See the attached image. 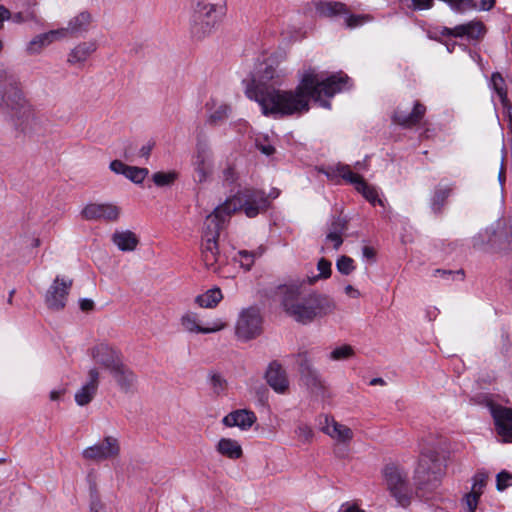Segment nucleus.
Instances as JSON below:
<instances>
[{"label": "nucleus", "instance_id": "nucleus-40", "mask_svg": "<svg viewBox=\"0 0 512 512\" xmlns=\"http://www.w3.org/2000/svg\"><path fill=\"white\" fill-rule=\"evenodd\" d=\"M337 270L343 275L351 274L355 269L356 265L354 260L348 256H341L336 262Z\"/></svg>", "mask_w": 512, "mask_h": 512}, {"label": "nucleus", "instance_id": "nucleus-33", "mask_svg": "<svg viewBox=\"0 0 512 512\" xmlns=\"http://www.w3.org/2000/svg\"><path fill=\"white\" fill-rule=\"evenodd\" d=\"M345 230V222L339 220L332 224L331 231L326 236V244L331 243L334 249H338L342 243V233Z\"/></svg>", "mask_w": 512, "mask_h": 512}, {"label": "nucleus", "instance_id": "nucleus-37", "mask_svg": "<svg viewBox=\"0 0 512 512\" xmlns=\"http://www.w3.org/2000/svg\"><path fill=\"white\" fill-rule=\"evenodd\" d=\"M488 475L484 472H478L476 473L472 478V487L471 491L472 493L478 495L481 497V495L484 492V489L487 485Z\"/></svg>", "mask_w": 512, "mask_h": 512}, {"label": "nucleus", "instance_id": "nucleus-29", "mask_svg": "<svg viewBox=\"0 0 512 512\" xmlns=\"http://www.w3.org/2000/svg\"><path fill=\"white\" fill-rule=\"evenodd\" d=\"M216 450L222 456L230 459H239L243 454L239 442L231 438H221L217 443Z\"/></svg>", "mask_w": 512, "mask_h": 512}, {"label": "nucleus", "instance_id": "nucleus-36", "mask_svg": "<svg viewBox=\"0 0 512 512\" xmlns=\"http://www.w3.org/2000/svg\"><path fill=\"white\" fill-rule=\"evenodd\" d=\"M148 173L149 171L147 168H139L128 165L125 177L136 184H141L147 177Z\"/></svg>", "mask_w": 512, "mask_h": 512}, {"label": "nucleus", "instance_id": "nucleus-4", "mask_svg": "<svg viewBox=\"0 0 512 512\" xmlns=\"http://www.w3.org/2000/svg\"><path fill=\"white\" fill-rule=\"evenodd\" d=\"M268 205L269 201L265 192L245 188L228 198L223 204L216 207L213 213L207 216L208 227L216 225L217 220L223 223L227 217L237 211H243L249 218L256 217L259 213L265 211Z\"/></svg>", "mask_w": 512, "mask_h": 512}, {"label": "nucleus", "instance_id": "nucleus-27", "mask_svg": "<svg viewBox=\"0 0 512 512\" xmlns=\"http://www.w3.org/2000/svg\"><path fill=\"white\" fill-rule=\"evenodd\" d=\"M112 242L121 251H133L136 249L139 239L136 234L130 230L115 231L112 235Z\"/></svg>", "mask_w": 512, "mask_h": 512}, {"label": "nucleus", "instance_id": "nucleus-38", "mask_svg": "<svg viewBox=\"0 0 512 512\" xmlns=\"http://www.w3.org/2000/svg\"><path fill=\"white\" fill-rule=\"evenodd\" d=\"M177 178L176 172H156L153 174V182L159 187L171 185Z\"/></svg>", "mask_w": 512, "mask_h": 512}, {"label": "nucleus", "instance_id": "nucleus-19", "mask_svg": "<svg viewBox=\"0 0 512 512\" xmlns=\"http://www.w3.org/2000/svg\"><path fill=\"white\" fill-rule=\"evenodd\" d=\"M320 12L325 16H336V15H345V25L348 28H355L358 26L363 25L364 23L368 22L370 20V17L368 15H355V14H348L347 8L345 4L340 2H328L324 3L321 8Z\"/></svg>", "mask_w": 512, "mask_h": 512}, {"label": "nucleus", "instance_id": "nucleus-35", "mask_svg": "<svg viewBox=\"0 0 512 512\" xmlns=\"http://www.w3.org/2000/svg\"><path fill=\"white\" fill-rule=\"evenodd\" d=\"M262 254L263 250L261 248L254 252H248L246 250L239 251V263L245 270H250L256 257H260Z\"/></svg>", "mask_w": 512, "mask_h": 512}, {"label": "nucleus", "instance_id": "nucleus-3", "mask_svg": "<svg viewBox=\"0 0 512 512\" xmlns=\"http://www.w3.org/2000/svg\"><path fill=\"white\" fill-rule=\"evenodd\" d=\"M0 108L12 124L27 130L35 119L32 106L25 99L16 77L5 69H0Z\"/></svg>", "mask_w": 512, "mask_h": 512}, {"label": "nucleus", "instance_id": "nucleus-60", "mask_svg": "<svg viewBox=\"0 0 512 512\" xmlns=\"http://www.w3.org/2000/svg\"><path fill=\"white\" fill-rule=\"evenodd\" d=\"M495 5V0H481V3H480V6L479 8L481 10H490L494 7Z\"/></svg>", "mask_w": 512, "mask_h": 512}, {"label": "nucleus", "instance_id": "nucleus-8", "mask_svg": "<svg viewBox=\"0 0 512 512\" xmlns=\"http://www.w3.org/2000/svg\"><path fill=\"white\" fill-rule=\"evenodd\" d=\"M325 175L331 181H337L338 178H342L347 183L354 185L355 189L372 205H383L377 190L368 185L362 176L352 172L349 165L339 163L335 166H330L325 170Z\"/></svg>", "mask_w": 512, "mask_h": 512}, {"label": "nucleus", "instance_id": "nucleus-58", "mask_svg": "<svg viewBox=\"0 0 512 512\" xmlns=\"http://www.w3.org/2000/svg\"><path fill=\"white\" fill-rule=\"evenodd\" d=\"M153 147H154V143L148 142L147 144H145L141 147L139 154L142 157L148 158L151 154Z\"/></svg>", "mask_w": 512, "mask_h": 512}, {"label": "nucleus", "instance_id": "nucleus-9", "mask_svg": "<svg viewBox=\"0 0 512 512\" xmlns=\"http://www.w3.org/2000/svg\"><path fill=\"white\" fill-rule=\"evenodd\" d=\"M216 225L208 227L207 220L205 221V231L202 237L201 244V257L205 267L208 270L217 272L224 262V258L220 255L218 249L219 231L221 222L217 220Z\"/></svg>", "mask_w": 512, "mask_h": 512}, {"label": "nucleus", "instance_id": "nucleus-46", "mask_svg": "<svg viewBox=\"0 0 512 512\" xmlns=\"http://www.w3.org/2000/svg\"><path fill=\"white\" fill-rule=\"evenodd\" d=\"M479 499L480 496L472 492H468L464 495L462 502L465 505L468 512H475L478 506Z\"/></svg>", "mask_w": 512, "mask_h": 512}, {"label": "nucleus", "instance_id": "nucleus-59", "mask_svg": "<svg viewBox=\"0 0 512 512\" xmlns=\"http://www.w3.org/2000/svg\"><path fill=\"white\" fill-rule=\"evenodd\" d=\"M93 306H94V303L90 299H82L80 301V308L83 311H89V310H91L93 308Z\"/></svg>", "mask_w": 512, "mask_h": 512}, {"label": "nucleus", "instance_id": "nucleus-18", "mask_svg": "<svg viewBox=\"0 0 512 512\" xmlns=\"http://www.w3.org/2000/svg\"><path fill=\"white\" fill-rule=\"evenodd\" d=\"M71 285V280L66 281L60 277H56L46 293L45 302L48 308L53 310L63 309L65 307Z\"/></svg>", "mask_w": 512, "mask_h": 512}, {"label": "nucleus", "instance_id": "nucleus-11", "mask_svg": "<svg viewBox=\"0 0 512 512\" xmlns=\"http://www.w3.org/2000/svg\"><path fill=\"white\" fill-rule=\"evenodd\" d=\"M121 445L117 437L108 435L101 441L85 448L82 451V457L85 460L93 462H102L113 460L120 456Z\"/></svg>", "mask_w": 512, "mask_h": 512}, {"label": "nucleus", "instance_id": "nucleus-21", "mask_svg": "<svg viewBox=\"0 0 512 512\" xmlns=\"http://www.w3.org/2000/svg\"><path fill=\"white\" fill-rule=\"evenodd\" d=\"M66 37V30L56 29L41 33L33 37L26 45L25 52L29 56L40 54L46 47L53 42Z\"/></svg>", "mask_w": 512, "mask_h": 512}, {"label": "nucleus", "instance_id": "nucleus-25", "mask_svg": "<svg viewBox=\"0 0 512 512\" xmlns=\"http://www.w3.org/2000/svg\"><path fill=\"white\" fill-rule=\"evenodd\" d=\"M110 374L123 392H130L135 387L137 376L123 361Z\"/></svg>", "mask_w": 512, "mask_h": 512}, {"label": "nucleus", "instance_id": "nucleus-62", "mask_svg": "<svg viewBox=\"0 0 512 512\" xmlns=\"http://www.w3.org/2000/svg\"><path fill=\"white\" fill-rule=\"evenodd\" d=\"M385 384V381L382 379V378H373L371 381H370V385L371 386H375V385H384Z\"/></svg>", "mask_w": 512, "mask_h": 512}, {"label": "nucleus", "instance_id": "nucleus-23", "mask_svg": "<svg viewBox=\"0 0 512 512\" xmlns=\"http://www.w3.org/2000/svg\"><path fill=\"white\" fill-rule=\"evenodd\" d=\"M88 379L85 384L75 393V402L79 406H85L89 404L95 397L98 386L100 373L97 368L93 367L88 371Z\"/></svg>", "mask_w": 512, "mask_h": 512}, {"label": "nucleus", "instance_id": "nucleus-15", "mask_svg": "<svg viewBox=\"0 0 512 512\" xmlns=\"http://www.w3.org/2000/svg\"><path fill=\"white\" fill-rule=\"evenodd\" d=\"M91 357L94 362L109 372L119 365L123 359L121 352L108 343H98L91 349Z\"/></svg>", "mask_w": 512, "mask_h": 512}, {"label": "nucleus", "instance_id": "nucleus-5", "mask_svg": "<svg viewBox=\"0 0 512 512\" xmlns=\"http://www.w3.org/2000/svg\"><path fill=\"white\" fill-rule=\"evenodd\" d=\"M224 6L208 0H196L191 20V33L202 39L209 35L224 14Z\"/></svg>", "mask_w": 512, "mask_h": 512}, {"label": "nucleus", "instance_id": "nucleus-24", "mask_svg": "<svg viewBox=\"0 0 512 512\" xmlns=\"http://www.w3.org/2000/svg\"><path fill=\"white\" fill-rule=\"evenodd\" d=\"M425 113L426 107L419 101H415L410 113L398 107L393 114V121L402 127L410 128L417 125Z\"/></svg>", "mask_w": 512, "mask_h": 512}, {"label": "nucleus", "instance_id": "nucleus-50", "mask_svg": "<svg viewBox=\"0 0 512 512\" xmlns=\"http://www.w3.org/2000/svg\"><path fill=\"white\" fill-rule=\"evenodd\" d=\"M411 2L410 7L415 10L430 9L433 6V0H409Z\"/></svg>", "mask_w": 512, "mask_h": 512}, {"label": "nucleus", "instance_id": "nucleus-13", "mask_svg": "<svg viewBox=\"0 0 512 512\" xmlns=\"http://www.w3.org/2000/svg\"><path fill=\"white\" fill-rule=\"evenodd\" d=\"M180 325L184 331L195 334L215 333L223 330L227 326L226 322L221 319H216L203 325L198 314L192 311H186L182 314L180 317Z\"/></svg>", "mask_w": 512, "mask_h": 512}, {"label": "nucleus", "instance_id": "nucleus-48", "mask_svg": "<svg viewBox=\"0 0 512 512\" xmlns=\"http://www.w3.org/2000/svg\"><path fill=\"white\" fill-rule=\"evenodd\" d=\"M36 16L33 11H27V12H17L13 15L11 14L10 19L17 24H21L27 21L35 20Z\"/></svg>", "mask_w": 512, "mask_h": 512}, {"label": "nucleus", "instance_id": "nucleus-56", "mask_svg": "<svg viewBox=\"0 0 512 512\" xmlns=\"http://www.w3.org/2000/svg\"><path fill=\"white\" fill-rule=\"evenodd\" d=\"M65 393V388L54 389L49 393V398L51 401H58Z\"/></svg>", "mask_w": 512, "mask_h": 512}, {"label": "nucleus", "instance_id": "nucleus-20", "mask_svg": "<svg viewBox=\"0 0 512 512\" xmlns=\"http://www.w3.org/2000/svg\"><path fill=\"white\" fill-rule=\"evenodd\" d=\"M485 34V26L481 21L473 20L465 24L457 25L454 28L444 27L441 35L455 38H467L469 40H478Z\"/></svg>", "mask_w": 512, "mask_h": 512}, {"label": "nucleus", "instance_id": "nucleus-22", "mask_svg": "<svg viewBox=\"0 0 512 512\" xmlns=\"http://www.w3.org/2000/svg\"><path fill=\"white\" fill-rule=\"evenodd\" d=\"M268 385L278 394H284L289 388L286 371L277 361H272L265 372Z\"/></svg>", "mask_w": 512, "mask_h": 512}, {"label": "nucleus", "instance_id": "nucleus-49", "mask_svg": "<svg viewBox=\"0 0 512 512\" xmlns=\"http://www.w3.org/2000/svg\"><path fill=\"white\" fill-rule=\"evenodd\" d=\"M210 381L216 393L222 392L226 387L225 379L218 373L212 374L210 377Z\"/></svg>", "mask_w": 512, "mask_h": 512}, {"label": "nucleus", "instance_id": "nucleus-12", "mask_svg": "<svg viewBox=\"0 0 512 512\" xmlns=\"http://www.w3.org/2000/svg\"><path fill=\"white\" fill-rule=\"evenodd\" d=\"M194 180L204 183L210 179L214 171L213 153L206 145H198L192 157Z\"/></svg>", "mask_w": 512, "mask_h": 512}, {"label": "nucleus", "instance_id": "nucleus-32", "mask_svg": "<svg viewBox=\"0 0 512 512\" xmlns=\"http://www.w3.org/2000/svg\"><path fill=\"white\" fill-rule=\"evenodd\" d=\"M451 186H438L434 191L431 208L435 213H439L445 204L446 199L452 192Z\"/></svg>", "mask_w": 512, "mask_h": 512}, {"label": "nucleus", "instance_id": "nucleus-1", "mask_svg": "<svg viewBox=\"0 0 512 512\" xmlns=\"http://www.w3.org/2000/svg\"><path fill=\"white\" fill-rule=\"evenodd\" d=\"M283 74L273 63H259L250 77L243 80L246 96L256 101L265 116H290L309 110L310 99L321 107L329 109L331 104L325 98L346 89L349 77L343 73L326 76L314 67L303 70L300 83L294 90L276 89L282 83Z\"/></svg>", "mask_w": 512, "mask_h": 512}, {"label": "nucleus", "instance_id": "nucleus-10", "mask_svg": "<svg viewBox=\"0 0 512 512\" xmlns=\"http://www.w3.org/2000/svg\"><path fill=\"white\" fill-rule=\"evenodd\" d=\"M262 316L256 307L243 309L237 319L235 334L241 341L257 338L262 333Z\"/></svg>", "mask_w": 512, "mask_h": 512}, {"label": "nucleus", "instance_id": "nucleus-6", "mask_svg": "<svg viewBox=\"0 0 512 512\" xmlns=\"http://www.w3.org/2000/svg\"><path fill=\"white\" fill-rule=\"evenodd\" d=\"M382 477L390 495L400 506L407 507L413 494L408 472L396 463H389L382 469Z\"/></svg>", "mask_w": 512, "mask_h": 512}, {"label": "nucleus", "instance_id": "nucleus-52", "mask_svg": "<svg viewBox=\"0 0 512 512\" xmlns=\"http://www.w3.org/2000/svg\"><path fill=\"white\" fill-rule=\"evenodd\" d=\"M340 512H365L357 503L345 502L341 505Z\"/></svg>", "mask_w": 512, "mask_h": 512}, {"label": "nucleus", "instance_id": "nucleus-53", "mask_svg": "<svg viewBox=\"0 0 512 512\" xmlns=\"http://www.w3.org/2000/svg\"><path fill=\"white\" fill-rule=\"evenodd\" d=\"M90 512H106L103 503L97 497L91 500Z\"/></svg>", "mask_w": 512, "mask_h": 512}, {"label": "nucleus", "instance_id": "nucleus-31", "mask_svg": "<svg viewBox=\"0 0 512 512\" xmlns=\"http://www.w3.org/2000/svg\"><path fill=\"white\" fill-rule=\"evenodd\" d=\"M222 299L223 295L221 290L215 287L207 290L203 294L198 295L195 298V303L202 308H214Z\"/></svg>", "mask_w": 512, "mask_h": 512}, {"label": "nucleus", "instance_id": "nucleus-42", "mask_svg": "<svg viewBox=\"0 0 512 512\" xmlns=\"http://www.w3.org/2000/svg\"><path fill=\"white\" fill-rule=\"evenodd\" d=\"M255 145L257 149L266 156H271L275 152L274 146L270 143L266 137L256 138Z\"/></svg>", "mask_w": 512, "mask_h": 512}, {"label": "nucleus", "instance_id": "nucleus-64", "mask_svg": "<svg viewBox=\"0 0 512 512\" xmlns=\"http://www.w3.org/2000/svg\"><path fill=\"white\" fill-rule=\"evenodd\" d=\"M499 180L500 182L502 183L503 180H504V175H503V172L501 171L500 174H499Z\"/></svg>", "mask_w": 512, "mask_h": 512}, {"label": "nucleus", "instance_id": "nucleus-45", "mask_svg": "<svg viewBox=\"0 0 512 512\" xmlns=\"http://www.w3.org/2000/svg\"><path fill=\"white\" fill-rule=\"evenodd\" d=\"M496 486L499 491H503L506 488L512 486V474L507 471L498 473L496 477Z\"/></svg>", "mask_w": 512, "mask_h": 512}, {"label": "nucleus", "instance_id": "nucleus-7", "mask_svg": "<svg viewBox=\"0 0 512 512\" xmlns=\"http://www.w3.org/2000/svg\"><path fill=\"white\" fill-rule=\"evenodd\" d=\"M443 476V469L435 451H422L414 471V482L417 490L437 487Z\"/></svg>", "mask_w": 512, "mask_h": 512}, {"label": "nucleus", "instance_id": "nucleus-57", "mask_svg": "<svg viewBox=\"0 0 512 512\" xmlns=\"http://www.w3.org/2000/svg\"><path fill=\"white\" fill-rule=\"evenodd\" d=\"M11 17L10 11L0 4V29L3 27L5 20H9Z\"/></svg>", "mask_w": 512, "mask_h": 512}, {"label": "nucleus", "instance_id": "nucleus-54", "mask_svg": "<svg viewBox=\"0 0 512 512\" xmlns=\"http://www.w3.org/2000/svg\"><path fill=\"white\" fill-rule=\"evenodd\" d=\"M223 177H224V181L228 182V183H233L235 180H236V172L234 170L233 167H227L224 171H223Z\"/></svg>", "mask_w": 512, "mask_h": 512}, {"label": "nucleus", "instance_id": "nucleus-2", "mask_svg": "<svg viewBox=\"0 0 512 512\" xmlns=\"http://www.w3.org/2000/svg\"><path fill=\"white\" fill-rule=\"evenodd\" d=\"M279 292L285 312L302 324L328 315L336 308L335 303L328 297L317 293H304L299 285H284L279 288Z\"/></svg>", "mask_w": 512, "mask_h": 512}, {"label": "nucleus", "instance_id": "nucleus-28", "mask_svg": "<svg viewBox=\"0 0 512 512\" xmlns=\"http://www.w3.org/2000/svg\"><path fill=\"white\" fill-rule=\"evenodd\" d=\"M97 49L95 42H82L71 50L68 55V63H84Z\"/></svg>", "mask_w": 512, "mask_h": 512}, {"label": "nucleus", "instance_id": "nucleus-39", "mask_svg": "<svg viewBox=\"0 0 512 512\" xmlns=\"http://www.w3.org/2000/svg\"><path fill=\"white\" fill-rule=\"evenodd\" d=\"M354 355V349L350 345H342L333 349L330 353V359L334 361L345 360Z\"/></svg>", "mask_w": 512, "mask_h": 512}, {"label": "nucleus", "instance_id": "nucleus-55", "mask_svg": "<svg viewBox=\"0 0 512 512\" xmlns=\"http://www.w3.org/2000/svg\"><path fill=\"white\" fill-rule=\"evenodd\" d=\"M345 294L349 296L350 298L357 299L361 297V293L358 289L354 288L352 285H347L344 288Z\"/></svg>", "mask_w": 512, "mask_h": 512}, {"label": "nucleus", "instance_id": "nucleus-51", "mask_svg": "<svg viewBox=\"0 0 512 512\" xmlns=\"http://www.w3.org/2000/svg\"><path fill=\"white\" fill-rule=\"evenodd\" d=\"M127 167H128V165H126L125 163H123L120 160H113L110 163L111 171H113L116 174H121V175H124V176H125Z\"/></svg>", "mask_w": 512, "mask_h": 512}, {"label": "nucleus", "instance_id": "nucleus-47", "mask_svg": "<svg viewBox=\"0 0 512 512\" xmlns=\"http://www.w3.org/2000/svg\"><path fill=\"white\" fill-rule=\"evenodd\" d=\"M317 269L319 271V278L327 279L331 276V262L325 258L318 261Z\"/></svg>", "mask_w": 512, "mask_h": 512}, {"label": "nucleus", "instance_id": "nucleus-16", "mask_svg": "<svg viewBox=\"0 0 512 512\" xmlns=\"http://www.w3.org/2000/svg\"><path fill=\"white\" fill-rule=\"evenodd\" d=\"M321 431L338 443L348 445L354 437L350 427L339 423L330 415L320 417Z\"/></svg>", "mask_w": 512, "mask_h": 512}, {"label": "nucleus", "instance_id": "nucleus-44", "mask_svg": "<svg viewBox=\"0 0 512 512\" xmlns=\"http://www.w3.org/2000/svg\"><path fill=\"white\" fill-rule=\"evenodd\" d=\"M231 109L226 104H221L214 112L210 115V122L217 123L224 119H226L230 113Z\"/></svg>", "mask_w": 512, "mask_h": 512}, {"label": "nucleus", "instance_id": "nucleus-63", "mask_svg": "<svg viewBox=\"0 0 512 512\" xmlns=\"http://www.w3.org/2000/svg\"><path fill=\"white\" fill-rule=\"evenodd\" d=\"M450 273H451L450 271L440 270V269H437L435 271V274H440V275H446V274H450Z\"/></svg>", "mask_w": 512, "mask_h": 512}, {"label": "nucleus", "instance_id": "nucleus-61", "mask_svg": "<svg viewBox=\"0 0 512 512\" xmlns=\"http://www.w3.org/2000/svg\"><path fill=\"white\" fill-rule=\"evenodd\" d=\"M362 253L365 258H373L375 256L373 248L369 246H364L362 249Z\"/></svg>", "mask_w": 512, "mask_h": 512}, {"label": "nucleus", "instance_id": "nucleus-17", "mask_svg": "<svg viewBox=\"0 0 512 512\" xmlns=\"http://www.w3.org/2000/svg\"><path fill=\"white\" fill-rule=\"evenodd\" d=\"M490 412L497 434L504 442H512V409L500 405H491Z\"/></svg>", "mask_w": 512, "mask_h": 512}, {"label": "nucleus", "instance_id": "nucleus-30", "mask_svg": "<svg viewBox=\"0 0 512 512\" xmlns=\"http://www.w3.org/2000/svg\"><path fill=\"white\" fill-rule=\"evenodd\" d=\"M91 22V15L87 11L80 12L78 15L73 17L69 22L66 28H63L66 30V35L68 33L70 34H77L81 32H85L88 30V27Z\"/></svg>", "mask_w": 512, "mask_h": 512}, {"label": "nucleus", "instance_id": "nucleus-34", "mask_svg": "<svg viewBox=\"0 0 512 512\" xmlns=\"http://www.w3.org/2000/svg\"><path fill=\"white\" fill-rule=\"evenodd\" d=\"M297 362L299 364V371L303 377H311L313 380H317V373L307 359L306 353L298 354Z\"/></svg>", "mask_w": 512, "mask_h": 512}, {"label": "nucleus", "instance_id": "nucleus-26", "mask_svg": "<svg viewBox=\"0 0 512 512\" xmlns=\"http://www.w3.org/2000/svg\"><path fill=\"white\" fill-rule=\"evenodd\" d=\"M256 419L255 413L250 410H236L223 418V424L227 427L237 426L246 430L256 422Z\"/></svg>", "mask_w": 512, "mask_h": 512}, {"label": "nucleus", "instance_id": "nucleus-43", "mask_svg": "<svg viewBox=\"0 0 512 512\" xmlns=\"http://www.w3.org/2000/svg\"><path fill=\"white\" fill-rule=\"evenodd\" d=\"M295 433L298 439L304 443L310 442L314 436L312 428L307 424L299 425L296 428Z\"/></svg>", "mask_w": 512, "mask_h": 512}, {"label": "nucleus", "instance_id": "nucleus-41", "mask_svg": "<svg viewBox=\"0 0 512 512\" xmlns=\"http://www.w3.org/2000/svg\"><path fill=\"white\" fill-rule=\"evenodd\" d=\"M492 85L499 95L502 102H505L507 98V93L504 88L505 82L503 77L499 73H494L491 78Z\"/></svg>", "mask_w": 512, "mask_h": 512}, {"label": "nucleus", "instance_id": "nucleus-14", "mask_svg": "<svg viewBox=\"0 0 512 512\" xmlns=\"http://www.w3.org/2000/svg\"><path fill=\"white\" fill-rule=\"evenodd\" d=\"M81 214L89 221L116 222L120 218L121 208L113 203H90Z\"/></svg>", "mask_w": 512, "mask_h": 512}]
</instances>
